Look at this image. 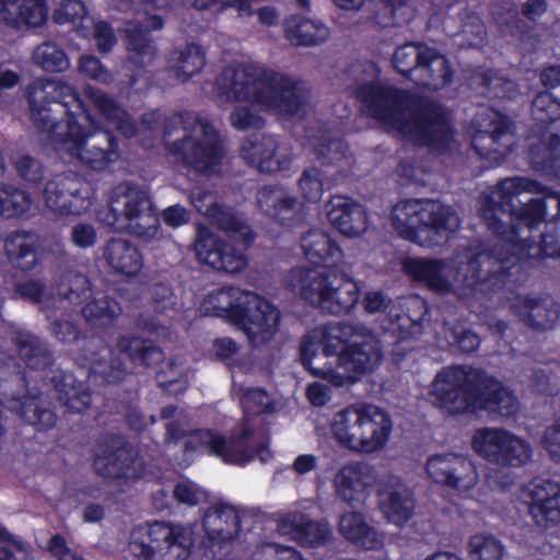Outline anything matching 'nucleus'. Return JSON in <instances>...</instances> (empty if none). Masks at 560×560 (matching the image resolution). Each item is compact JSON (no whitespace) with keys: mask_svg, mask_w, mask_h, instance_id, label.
Returning a JSON list of instances; mask_svg holds the SVG:
<instances>
[{"mask_svg":"<svg viewBox=\"0 0 560 560\" xmlns=\"http://www.w3.org/2000/svg\"><path fill=\"white\" fill-rule=\"evenodd\" d=\"M480 214L501 243L466 250L460 270L469 284L501 288L520 281L515 276L524 268L560 258V191L528 177L503 178Z\"/></svg>","mask_w":560,"mask_h":560,"instance_id":"1","label":"nucleus"},{"mask_svg":"<svg viewBox=\"0 0 560 560\" xmlns=\"http://www.w3.org/2000/svg\"><path fill=\"white\" fill-rule=\"evenodd\" d=\"M30 117L39 131L92 171L107 170L120 158L114 132L96 127L90 108L70 84L47 80L28 93Z\"/></svg>","mask_w":560,"mask_h":560,"instance_id":"2","label":"nucleus"},{"mask_svg":"<svg viewBox=\"0 0 560 560\" xmlns=\"http://www.w3.org/2000/svg\"><path fill=\"white\" fill-rule=\"evenodd\" d=\"M355 96L373 118L415 144L439 154L451 149L454 128L440 103L377 82L360 84Z\"/></svg>","mask_w":560,"mask_h":560,"instance_id":"3","label":"nucleus"},{"mask_svg":"<svg viewBox=\"0 0 560 560\" xmlns=\"http://www.w3.org/2000/svg\"><path fill=\"white\" fill-rule=\"evenodd\" d=\"M428 400L448 416L487 412L510 418L518 411L512 389L483 369L470 365L441 369L429 385Z\"/></svg>","mask_w":560,"mask_h":560,"instance_id":"4","label":"nucleus"},{"mask_svg":"<svg viewBox=\"0 0 560 560\" xmlns=\"http://www.w3.org/2000/svg\"><path fill=\"white\" fill-rule=\"evenodd\" d=\"M215 88L228 102H250L287 117L304 112L307 104V95L296 80L252 66L224 68L215 79Z\"/></svg>","mask_w":560,"mask_h":560,"instance_id":"5","label":"nucleus"},{"mask_svg":"<svg viewBox=\"0 0 560 560\" xmlns=\"http://www.w3.org/2000/svg\"><path fill=\"white\" fill-rule=\"evenodd\" d=\"M116 348L119 354L106 345H94L90 341V349L81 350L75 360L88 369V380L100 385L118 384L127 375V366L120 354L127 355L138 365L152 368L164 360L163 350L151 339L128 334L117 339Z\"/></svg>","mask_w":560,"mask_h":560,"instance_id":"6","label":"nucleus"},{"mask_svg":"<svg viewBox=\"0 0 560 560\" xmlns=\"http://www.w3.org/2000/svg\"><path fill=\"white\" fill-rule=\"evenodd\" d=\"M390 220L399 237L425 247L445 244L459 224L451 206L431 199L398 201Z\"/></svg>","mask_w":560,"mask_h":560,"instance_id":"7","label":"nucleus"},{"mask_svg":"<svg viewBox=\"0 0 560 560\" xmlns=\"http://www.w3.org/2000/svg\"><path fill=\"white\" fill-rule=\"evenodd\" d=\"M202 307L207 315L229 320L254 341L262 334H273L280 323L279 310L255 292L238 287H223L209 293Z\"/></svg>","mask_w":560,"mask_h":560,"instance_id":"8","label":"nucleus"},{"mask_svg":"<svg viewBox=\"0 0 560 560\" xmlns=\"http://www.w3.org/2000/svg\"><path fill=\"white\" fill-rule=\"evenodd\" d=\"M330 430L339 445L372 454L383 450L390 436L393 421L387 411L369 402H358L338 410Z\"/></svg>","mask_w":560,"mask_h":560,"instance_id":"9","label":"nucleus"},{"mask_svg":"<svg viewBox=\"0 0 560 560\" xmlns=\"http://www.w3.org/2000/svg\"><path fill=\"white\" fill-rule=\"evenodd\" d=\"M215 222L231 241L242 245L243 248H237L205 229L199 231L194 245L196 257L199 262L208 265L215 271L238 273L247 267L245 250L252 246L256 234L249 224L228 210L218 211Z\"/></svg>","mask_w":560,"mask_h":560,"instance_id":"10","label":"nucleus"},{"mask_svg":"<svg viewBox=\"0 0 560 560\" xmlns=\"http://www.w3.org/2000/svg\"><path fill=\"white\" fill-rule=\"evenodd\" d=\"M215 222L231 241L242 245L243 248H237L205 229L199 231L194 245L196 257L199 262L208 265L215 271L238 273L247 267L245 250L252 246L256 234L249 224L228 210L218 211Z\"/></svg>","mask_w":560,"mask_h":560,"instance_id":"11","label":"nucleus"},{"mask_svg":"<svg viewBox=\"0 0 560 560\" xmlns=\"http://www.w3.org/2000/svg\"><path fill=\"white\" fill-rule=\"evenodd\" d=\"M293 280L304 301L332 315L350 313L360 300L358 282L337 269L300 268L294 271Z\"/></svg>","mask_w":560,"mask_h":560,"instance_id":"12","label":"nucleus"},{"mask_svg":"<svg viewBox=\"0 0 560 560\" xmlns=\"http://www.w3.org/2000/svg\"><path fill=\"white\" fill-rule=\"evenodd\" d=\"M192 546L189 528L165 521L136 525L128 542V549L137 560H187Z\"/></svg>","mask_w":560,"mask_h":560,"instance_id":"13","label":"nucleus"},{"mask_svg":"<svg viewBox=\"0 0 560 560\" xmlns=\"http://www.w3.org/2000/svg\"><path fill=\"white\" fill-rule=\"evenodd\" d=\"M103 221L114 230L126 231L144 240L155 237L160 228V220L149 194L129 185L124 187L120 197L110 200Z\"/></svg>","mask_w":560,"mask_h":560,"instance_id":"14","label":"nucleus"},{"mask_svg":"<svg viewBox=\"0 0 560 560\" xmlns=\"http://www.w3.org/2000/svg\"><path fill=\"white\" fill-rule=\"evenodd\" d=\"M474 451L501 468H521L533 457L530 443L503 428L478 429L471 441Z\"/></svg>","mask_w":560,"mask_h":560,"instance_id":"15","label":"nucleus"},{"mask_svg":"<svg viewBox=\"0 0 560 560\" xmlns=\"http://www.w3.org/2000/svg\"><path fill=\"white\" fill-rule=\"evenodd\" d=\"M471 147L485 160L500 163L513 149L512 120L493 107L478 109L475 115Z\"/></svg>","mask_w":560,"mask_h":560,"instance_id":"16","label":"nucleus"},{"mask_svg":"<svg viewBox=\"0 0 560 560\" xmlns=\"http://www.w3.org/2000/svg\"><path fill=\"white\" fill-rule=\"evenodd\" d=\"M202 139L185 136L168 144V151L180 160L182 164L198 175L211 176L220 171L225 151L219 132L205 122Z\"/></svg>","mask_w":560,"mask_h":560,"instance_id":"17","label":"nucleus"},{"mask_svg":"<svg viewBox=\"0 0 560 560\" xmlns=\"http://www.w3.org/2000/svg\"><path fill=\"white\" fill-rule=\"evenodd\" d=\"M383 360L382 348L370 341L351 343L336 359L327 364L326 372L315 371L314 377L324 380L336 387L354 384L365 374L373 372Z\"/></svg>","mask_w":560,"mask_h":560,"instance_id":"18","label":"nucleus"},{"mask_svg":"<svg viewBox=\"0 0 560 560\" xmlns=\"http://www.w3.org/2000/svg\"><path fill=\"white\" fill-rule=\"evenodd\" d=\"M120 2L126 9L139 5L148 14L141 24L128 30L126 35L130 61L138 68H145L154 60L158 52L151 32L164 26V18L153 12L171 8L172 0H120Z\"/></svg>","mask_w":560,"mask_h":560,"instance_id":"19","label":"nucleus"},{"mask_svg":"<svg viewBox=\"0 0 560 560\" xmlns=\"http://www.w3.org/2000/svg\"><path fill=\"white\" fill-rule=\"evenodd\" d=\"M138 451L119 434H108L98 443L93 467L95 472L108 480L138 478L135 464Z\"/></svg>","mask_w":560,"mask_h":560,"instance_id":"20","label":"nucleus"},{"mask_svg":"<svg viewBox=\"0 0 560 560\" xmlns=\"http://www.w3.org/2000/svg\"><path fill=\"white\" fill-rule=\"evenodd\" d=\"M255 197L258 211L270 222L287 229L304 223L303 203L285 187L277 184L262 185Z\"/></svg>","mask_w":560,"mask_h":560,"instance_id":"21","label":"nucleus"},{"mask_svg":"<svg viewBox=\"0 0 560 560\" xmlns=\"http://www.w3.org/2000/svg\"><path fill=\"white\" fill-rule=\"evenodd\" d=\"M198 442L207 444L205 453L224 464L244 467L254 460L255 430L246 424L237 434L225 436L217 430L200 431Z\"/></svg>","mask_w":560,"mask_h":560,"instance_id":"22","label":"nucleus"},{"mask_svg":"<svg viewBox=\"0 0 560 560\" xmlns=\"http://www.w3.org/2000/svg\"><path fill=\"white\" fill-rule=\"evenodd\" d=\"M45 205L59 215H79L90 207L85 184L73 173L49 179L43 191Z\"/></svg>","mask_w":560,"mask_h":560,"instance_id":"23","label":"nucleus"},{"mask_svg":"<svg viewBox=\"0 0 560 560\" xmlns=\"http://www.w3.org/2000/svg\"><path fill=\"white\" fill-rule=\"evenodd\" d=\"M425 471L433 482L456 490H468L476 481L474 464L456 453L431 455Z\"/></svg>","mask_w":560,"mask_h":560,"instance_id":"24","label":"nucleus"},{"mask_svg":"<svg viewBox=\"0 0 560 560\" xmlns=\"http://www.w3.org/2000/svg\"><path fill=\"white\" fill-rule=\"evenodd\" d=\"M534 522L546 528L560 524V483L534 478L523 489Z\"/></svg>","mask_w":560,"mask_h":560,"instance_id":"25","label":"nucleus"},{"mask_svg":"<svg viewBox=\"0 0 560 560\" xmlns=\"http://www.w3.org/2000/svg\"><path fill=\"white\" fill-rule=\"evenodd\" d=\"M241 155L248 165L267 174L288 171L292 163L290 155L280 151L276 137L269 135L246 138L241 145Z\"/></svg>","mask_w":560,"mask_h":560,"instance_id":"26","label":"nucleus"},{"mask_svg":"<svg viewBox=\"0 0 560 560\" xmlns=\"http://www.w3.org/2000/svg\"><path fill=\"white\" fill-rule=\"evenodd\" d=\"M102 257L109 270L122 278H136L143 268V255L131 241L109 237L102 247Z\"/></svg>","mask_w":560,"mask_h":560,"instance_id":"27","label":"nucleus"},{"mask_svg":"<svg viewBox=\"0 0 560 560\" xmlns=\"http://www.w3.org/2000/svg\"><path fill=\"white\" fill-rule=\"evenodd\" d=\"M3 248L12 268L24 272L32 271L43 255L39 236L34 231L11 232L4 240Z\"/></svg>","mask_w":560,"mask_h":560,"instance_id":"28","label":"nucleus"},{"mask_svg":"<svg viewBox=\"0 0 560 560\" xmlns=\"http://www.w3.org/2000/svg\"><path fill=\"white\" fill-rule=\"evenodd\" d=\"M12 346L19 359L26 368L34 371H46L55 363V354L48 341L27 329H14L10 335Z\"/></svg>","mask_w":560,"mask_h":560,"instance_id":"29","label":"nucleus"},{"mask_svg":"<svg viewBox=\"0 0 560 560\" xmlns=\"http://www.w3.org/2000/svg\"><path fill=\"white\" fill-rule=\"evenodd\" d=\"M202 527L212 544L232 541L242 530L240 512L229 503H217L205 512Z\"/></svg>","mask_w":560,"mask_h":560,"instance_id":"30","label":"nucleus"},{"mask_svg":"<svg viewBox=\"0 0 560 560\" xmlns=\"http://www.w3.org/2000/svg\"><path fill=\"white\" fill-rule=\"evenodd\" d=\"M450 265L441 258H409L404 262V271L416 282L424 284L435 293H448L452 290L450 281Z\"/></svg>","mask_w":560,"mask_h":560,"instance_id":"31","label":"nucleus"},{"mask_svg":"<svg viewBox=\"0 0 560 560\" xmlns=\"http://www.w3.org/2000/svg\"><path fill=\"white\" fill-rule=\"evenodd\" d=\"M0 20L16 30L40 27L48 20L46 0H0Z\"/></svg>","mask_w":560,"mask_h":560,"instance_id":"32","label":"nucleus"},{"mask_svg":"<svg viewBox=\"0 0 560 560\" xmlns=\"http://www.w3.org/2000/svg\"><path fill=\"white\" fill-rule=\"evenodd\" d=\"M301 247L310 264L322 271L335 270L343 254L339 244L325 231L311 229L301 237Z\"/></svg>","mask_w":560,"mask_h":560,"instance_id":"33","label":"nucleus"},{"mask_svg":"<svg viewBox=\"0 0 560 560\" xmlns=\"http://www.w3.org/2000/svg\"><path fill=\"white\" fill-rule=\"evenodd\" d=\"M368 465L351 463L342 466L336 474L334 483L337 497L346 503H362L371 485Z\"/></svg>","mask_w":560,"mask_h":560,"instance_id":"34","label":"nucleus"},{"mask_svg":"<svg viewBox=\"0 0 560 560\" xmlns=\"http://www.w3.org/2000/svg\"><path fill=\"white\" fill-rule=\"evenodd\" d=\"M50 381L57 399L68 411L81 413L91 406V390L85 383L78 381L72 372L55 370Z\"/></svg>","mask_w":560,"mask_h":560,"instance_id":"35","label":"nucleus"},{"mask_svg":"<svg viewBox=\"0 0 560 560\" xmlns=\"http://www.w3.org/2000/svg\"><path fill=\"white\" fill-rule=\"evenodd\" d=\"M378 506L385 518L395 525H405L413 515L415 499L401 486L384 483L377 490Z\"/></svg>","mask_w":560,"mask_h":560,"instance_id":"36","label":"nucleus"},{"mask_svg":"<svg viewBox=\"0 0 560 560\" xmlns=\"http://www.w3.org/2000/svg\"><path fill=\"white\" fill-rule=\"evenodd\" d=\"M278 529L282 534L291 535L304 547H318L324 545L330 534L326 524L308 518L302 513H289L278 522Z\"/></svg>","mask_w":560,"mask_h":560,"instance_id":"37","label":"nucleus"},{"mask_svg":"<svg viewBox=\"0 0 560 560\" xmlns=\"http://www.w3.org/2000/svg\"><path fill=\"white\" fill-rule=\"evenodd\" d=\"M327 218L336 230L348 237L360 236L369 228L366 209L362 205L347 199L332 201Z\"/></svg>","mask_w":560,"mask_h":560,"instance_id":"38","label":"nucleus"},{"mask_svg":"<svg viewBox=\"0 0 560 560\" xmlns=\"http://www.w3.org/2000/svg\"><path fill=\"white\" fill-rule=\"evenodd\" d=\"M518 315L526 326L537 331L550 330L560 316V306L549 296L526 295L520 304Z\"/></svg>","mask_w":560,"mask_h":560,"instance_id":"39","label":"nucleus"},{"mask_svg":"<svg viewBox=\"0 0 560 560\" xmlns=\"http://www.w3.org/2000/svg\"><path fill=\"white\" fill-rule=\"evenodd\" d=\"M341 536L364 550H378L383 547V535L371 526L360 512L345 513L339 520Z\"/></svg>","mask_w":560,"mask_h":560,"instance_id":"40","label":"nucleus"},{"mask_svg":"<svg viewBox=\"0 0 560 560\" xmlns=\"http://www.w3.org/2000/svg\"><path fill=\"white\" fill-rule=\"evenodd\" d=\"M285 38L294 46H316L325 42L329 30L319 21L303 14H291L283 21Z\"/></svg>","mask_w":560,"mask_h":560,"instance_id":"41","label":"nucleus"},{"mask_svg":"<svg viewBox=\"0 0 560 560\" xmlns=\"http://www.w3.org/2000/svg\"><path fill=\"white\" fill-rule=\"evenodd\" d=\"M527 160L534 172L560 177V136L550 133L547 140L540 138L536 143H532Z\"/></svg>","mask_w":560,"mask_h":560,"instance_id":"42","label":"nucleus"},{"mask_svg":"<svg viewBox=\"0 0 560 560\" xmlns=\"http://www.w3.org/2000/svg\"><path fill=\"white\" fill-rule=\"evenodd\" d=\"M206 65V52L196 43H188L182 48H174L167 57V71L182 82L199 73Z\"/></svg>","mask_w":560,"mask_h":560,"instance_id":"43","label":"nucleus"},{"mask_svg":"<svg viewBox=\"0 0 560 560\" xmlns=\"http://www.w3.org/2000/svg\"><path fill=\"white\" fill-rule=\"evenodd\" d=\"M418 78L429 89H441L452 82L453 69L446 56L428 47Z\"/></svg>","mask_w":560,"mask_h":560,"instance_id":"44","label":"nucleus"},{"mask_svg":"<svg viewBox=\"0 0 560 560\" xmlns=\"http://www.w3.org/2000/svg\"><path fill=\"white\" fill-rule=\"evenodd\" d=\"M429 313V305L422 298L407 299L401 305V314H398L396 322L393 323L396 326L394 330L399 331V339H408L421 332Z\"/></svg>","mask_w":560,"mask_h":560,"instance_id":"45","label":"nucleus"},{"mask_svg":"<svg viewBox=\"0 0 560 560\" xmlns=\"http://www.w3.org/2000/svg\"><path fill=\"white\" fill-rule=\"evenodd\" d=\"M50 405L42 393L25 395L20 402V416L37 431H47L57 422V415Z\"/></svg>","mask_w":560,"mask_h":560,"instance_id":"46","label":"nucleus"},{"mask_svg":"<svg viewBox=\"0 0 560 560\" xmlns=\"http://www.w3.org/2000/svg\"><path fill=\"white\" fill-rule=\"evenodd\" d=\"M90 100L98 113L125 135L132 136L136 133V126L130 120L129 114L118 103L100 90L90 91Z\"/></svg>","mask_w":560,"mask_h":560,"instance_id":"47","label":"nucleus"},{"mask_svg":"<svg viewBox=\"0 0 560 560\" xmlns=\"http://www.w3.org/2000/svg\"><path fill=\"white\" fill-rule=\"evenodd\" d=\"M429 46L421 43H407L396 48L393 55V66L402 77L411 79L419 73Z\"/></svg>","mask_w":560,"mask_h":560,"instance_id":"48","label":"nucleus"},{"mask_svg":"<svg viewBox=\"0 0 560 560\" xmlns=\"http://www.w3.org/2000/svg\"><path fill=\"white\" fill-rule=\"evenodd\" d=\"M32 59L46 72L59 73L70 67L66 51L54 42H44L33 51Z\"/></svg>","mask_w":560,"mask_h":560,"instance_id":"49","label":"nucleus"},{"mask_svg":"<svg viewBox=\"0 0 560 560\" xmlns=\"http://www.w3.org/2000/svg\"><path fill=\"white\" fill-rule=\"evenodd\" d=\"M532 117L540 131L560 119V100L549 91L536 94L532 102Z\"/></svg>","mask_w":560,"mask_h":560,"instance_id":"50","label":"nucleus"},{"mask_svg":"<svg viewBox=\"0 0 560 560\" xmlns=\"http://www.w3.org/2000/svg\"><path fill=\"white\" fill-rule=\"evenodd\" d=\"M316 160L323 166L336 165L348 158L349 145L341 138H331L329 135H323L312 142Z\"/></svg>","mask_w":560,"mask_h":560,"instance_id":"51","label":"nucleus"},{"mask_svg":"<svg viewBox=\"0 0 560 560\" xmlns=\"http://www.w3.org/2000/svg\"><path fill=\"white\" fill-rule=\"evenodd\" d=\"M32 199L27 191L11 185L0 187V214L4 218H20L31 208Z\"/></svg>","mask_w":560,"mask_h":560,"instance_id":"52","label":"nucleus"},{"mask_svg":"<svg viewBox=\"0 0 560 560\" xmlns=\"http://www.w3.org/2000/svg\"><path fill=\"white\" fill-rule=\"evenodd\" d=\"M121 313L119 303L109 296L93 299L82 307V315L89 323L109 324Z\"/></svg>","mask_w":560,"mask_h":560,"instance_id":"53","label":"nucleus"},{"mask_svg":"<svg viewBox=\"0 0 560 560\" xmlns=\"http://www.w3.org/2000/svg\"><path fill=\"white\" fill-rule=\"evenodd\" d=\"M468 549L476 560H502L505 549L500 539L490 534H475L469 538Z\"/></svg>","mask_w":560,"mask_h":560,"instance_id":"54","label":"nucleus"},{"mask_svg":"<svg viewBox=\"0 0 560 560\" xmlns=\"http://www.w3.org/2000/svg\"><path fill=\"white\" fill-rule=\"evenodd\" d=\"M200 431H210V429L186 430L178 421H171L166 424L165 440L168 443L178 444L185 440L183 451L185 454L205 453L206 445L198 442Z\"/></svg>","mask_w":560,"mask_h":560,"instance_id":"55","label":"nucleus"},{"mask_svg":"<svg viewBox=\"0 0 560 560\" xmlns=\"http://www.w3.org/2000/svg\"><path fill=\"white\" fill-rule=\"evenodd\" d=\"M299 188L306 201H318L324 192L320 170L315 166L305 168L299 179Z\"/></svg>","mask_w":560,"mask_h":560,"instance_id":"56","label":"nucleus"},{"mask_svg":"<svg viewBox=\"0 0 560 560\" xmlns=\"http://www.w3.org/2000/svg\"><path fill=\"white\" fill-rule=\"evenodd\" d=\"M88 15V9L81 0H61L55 9L52 20L57 24H81Z\"/></svg>","mask_w":560,"mask_h":560,"instance_id":"57","label":"nucleus"},{"mask_svg":"<svg viewBox=\"0 0 560 560\" xmlns=\"http://www.w3.org/2000/svg\"><path fill=\"white\" fill-rule=\"evenodd\" d=\"M230 122L237 130L260 129L265 119L247 106H237L230 114Z\"/></svg>","mask_w":560,"mask_h":560,"instance_id":"58","label":"nucleus"},{"mask_svg":"<svg viewBox=\"0 0 560 560\" xmlns=\"http://www.w3.org/2000/svg\"><path fill=\"white\" fill-rule=\"evenodd\" d=\"M18 175L25 182L38 185L44 179V165L31 155H22L15 162Z\"/></svg>","mask_w":560,"mask_h":560,"instance_id":"59","label":"nucleus"},{"mask_svg":"<svg viewBox=\"0 0 560 560\" xmlns=\"http://www.w3.org/2000/svg\"><path fill=\"white\" fill-rule=\"evenodd\" d=\"M320 341L317 340L312 334H306L302 337L300 342V361L303 368L314 376L315 371L326 372L327 363L324 368L313 366V360L317 355Z\"/></svg>","mask_w":560,"mask_h":560,"instance_id":"60","label":"nucleus"},{"mask_svg":"<svg viewBox=\"0 0 560 560\" xmlns=\"http://www.w3.org/2000/svg\"><path fill=\"white\" fill-rule=\"evenodd\" d=\"M46 292V284L38 279H27L16 282L13 287V294L33 304L43 302Z\"/></svg>","mask_w":560,"mask_h":560,"instance_id":"61","label":"nucleus"},{"mask_svg":"<svg viewBox=\"0 0 560 560\" xmlns=\"http://www.w3.org/2000/svg\"><path fill=\"white\" fill-rule=\"evenodd\" d=\"M69 238L77 248H92L97 243V231L91 223L79 222L71 228Z\"/></svg>","mask_w":560,"mask_h":560,"instance_id":"62","label":"nucleus"},{"mask_svg":"<svg viewBox=\"0 0 560 560\" xmlns=\"http://www.w3.org/2000/svg\"><path fill=\"white\" fill-rule=\"evenodd\" d=\"M451 345L456 347L463 353L475 352L481 342L478 334L464 326H455L451 332Z\"/></svg>","mask_w":560,"mask_h":560,"instance_id":"63","label":"nucleus"},{"mask_svg":"<svg viewBox=\"0 0 560 560\" xmlns=\"http://www.w3.org/2000/svg\"><path fill=\"white\" fill-rule=\"evenodd\" d=\"M542 444L552 462L560 464V418L546 430Z\"/></svg>","mask_w":560,"mask_h":560,"instance_id":"64","label":"nucleus"}]
</instances>
